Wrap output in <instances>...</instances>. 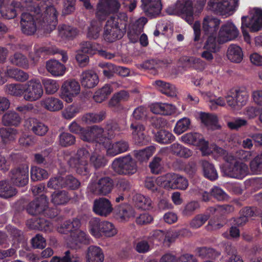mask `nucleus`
<instances>
[{
    "label": "nucleus",
    "instance_id": "59",
    "mask_svg": "<svg viewBox=\"0 0 262 262\" xmlns=\"http://www.w3.org/2000/svg\"><path fill=\"white\" fill-rule=\"evenodd\" d=\"M48 188L56 189L65 187L64 178L61 176L51 178L48 182Z\"/></svg>",
    "mask_w": 262,
    "mask_h": 262
},
{
    "label": "nucleus",
    "instance_id": "29",
    "mask_svg": "<svg viewBox=\"0 0 262 262\" xmlns=\"http://www.w3.org/2000/svg\"><path fill=\"white\" fill-rule=\"evenodd\" d=\"M154 83L156 89L161 93L169 97L177 96V90L170 83L160 80L155 81Z\"/></svg>",
    "mask_w": 262,
    "mask_h": 262
},
{
    "label": "nucleus",
    "instance_id": "44",
    "mask_svg": "<svg viewBox=\"0 0 262 262\" xmlns=\"http://www.w3.org/2000/svg\"><path fill=\"white\" fill-rule=\"evenodd\" d=\"M72 246H78L80 244L88 243V237L83 231H77L70 234Z\"/></svg>",
    "mask_w": 262,
    "mask_h": 262
},
{
    "label": "nucleus",
    "instance_id": "50",
    "mask_svg": "<svg viewBox=\"0 0 262 262\" xmlns=\"http://www.w3.org/2000/svg\"><path fill=\"white\" fill-rule=\"evenodd\" d=\"M10 61L13 64L23 68L29 67L28 60L26 57L20 53H15L10 57Z\"/></svg>",
    "mask_w": 262,
    "mask_h": 262
},
{
    "label": "nucleus",
    "instance_id": "49",
    "mask_svg": "<svg viewBox=\"0 0 262 262\" xmlns=\"http://www.w3.org/2000/svg\"><path fill=\"white\" fill-rule=\"evenodd\" d=\"M24 84L18 83L9 84L5 86L6 93L16 96H21L24 93Z\"/></svg>",
    "mask_w": 262,
    "mask_h": 262
},
{
    "label": "nucleus",
    "instance_id": "41",
    "mask_svg": "<svg viewBox=\"0 0 262 262\" xmlns=\"http://www.w3.org/2000/svg\"><path fill=\"white\" fill-rule=\"evenodd\" d=\"M201 165L204 175L206 178L212 181L217 179V173L212 164L207 161H202Z\"/></svg>",
    "mask_w": 262,
    "mask_h": 262
},
{
    "label": "nucleus",
    "instance_id": "53",
    "mask_svg": "<svg viewBox=\"0 0 262 262\" xmlns=\"http://www.w3.org/2000/svg\"><path fill=\"white\" fill-rule=\"evenodd\" d=\"M51 262H82V259L77 255L72 254L70 251H67L62 258L55 256L52 257Z\"/></svg>",
    "mask_w": 262,
    "mask_h": 262
},
{
    "label": "nucleus",
    "instance_id": "35",
    "mask_svg": "<svg viewBox=\"0 0 262 262\" xmlns=\"http://www.w3.org/2000/svg\"><path fill=\"white\" fill-rule=\"evenodd\" d=\"M104 256L101 249L96 246H90L88 250L87 262H103Z\"/></svg>",
    "mask_w": 262,
    "mask_h": 262
},
{
    "label": "nucleus",
    "instance_id": "51",
    "mask_svg": "<svg viewBox=\"0 0 262 262\" xmlns=\"http://www.w3.org/2000/svg\"><path fill=\"white\" fill-rule=\"evenodd\" d=\"M46 94L52 95L55 93L59 88L58 81L51 79H43L42 80Z\"/></svg>",
    "mask_w": 262,
    "mask_h": 262
},
{
    "label": "nucleus",
    "instance_id": "11",
    "mask_svg": "<svg viewBox=\"0 0 262 262\" xmlns=\"http://www.w3.org/2000/svg\"><path fill=\"white\" fill-rule=\"evenodd\" d=\"M12 183L19 187L25 186L29 180V166L23 164L12 169L10 172Z\"/></svg>",
    "mask_w": 262,
    "mask_h": 262
},
{
    "label": "nucleus",
    "instance_id": "57",
    "mask_svg": "<svg viewBox=\"0 0 262 262\" xmlns=\"http://www.w3.org/2000/svg\"><path fill=\"white\" fill-rule=\"evenodd\" d=\"M209 214H199L196 215L190 222L191 228L196 229L200 228L209 219Z\"/></svg>",
    "mask_w": 262,
    "mask_h": 262
},
{
    "label": "nucleus",
    "instance_id": "52",
    "mask_svg": "<svg viewBox=\"0 0 262 262\" xmlns=\"http://www.w3.org/2000/svg\"><path fill=\"white\" fill-rule=\"evenodd\" d=\"M154 146H149L144 149L134 151L135 157L140 161L147 160L155 152Z\"/></svg>",
    "mask_w": 262,
    "mask_h": 262
},
{
    "label": "nucleus",
    "instance_id": "14",
    "mask_svg": "<svg viewBox=\"0 0 262 262\" xmlns=\"http://www.w3.org/2000/svg\"><path fill=\"white\" fill-rule=\"evenodd\" d=\"M239 34V31L232 23L227 22L223 25L219 31V41L224 43L235 39Z\"/></svg>",
    "mask_w": 262,
    "mask_h": 262
},
{
    "label": "nucleus",
    "instance_id": "7",
    "mask_svg": "<svg viewBox=\"0 0 262 262\" xmlns=\"http://www.w3.org/2000/svg\"><path fill=\"white\" fill-rule=\"evenodd\" d=\"M112 167L120 174H133L137 170L136 162L130 155L116 159L112 163Z\"/></svg>",
    "mask_w": 262,
    "mask_h": 262
},
{
    "label": "nucleus",
    "instance_id": "19",
    "mask_svg": "<svg viewBox=\"0 0 262 262\" xmlns=\"http://www.w3.org/2000/svg\"><path fill=\"white\" fill-rule=\"evenodd\" d=\"M48 201L45 195H41L39 198H37L30 202L27 206V212L31 215H37L45 210L48 206Z\"/></svg>",
    "mask_w": 262,
    "mask_h": 262
},
{
    "label": "nucleus",
    "instance_id": "16",
    "mask_svg": "<svg viewBox=\"0 0 262 262\" xmlns=\"http://www.w3.org/2000/svg\"><path fill=\"white\" fill-rule=\"evenodd\" d=\"M242 23L252 32H256L262 28V10L255 9L252 16L248 18L246 16L242 18Z\"/></svg>",
    "mask_w": 262,
    "mask_h": 262
},
{
    "label": "nucleus",
    "instance_id": "22",
    "mask_svg": "<svg viewBox=\"0 0 262 262\" xmlns=\"http://www.w3.org/2000/svg\"><path fill=\"white\" fill-rule=\"evenodd\" d=\"M130 127L132 130L133 139L136 144L143 145L148 142V138L146 137L144 133L145 127L142 124L132 123Z\"/></svg>",
    "mask_w": 262,
    "mask_h": 262
},
{
    "label": "nucleus",
    "instance_id": "43",
    "mask_svg": "<svg viewBox=\"0 0 262 262\" xmlns=\"http://www.w3.org/2000/svg\"><path fill=\"white\" fill-rule=\"evenodd\" d=\"M112 92V89L108 84L104 85L102 88L96 91L93 96L95 102L101 103L104 101Z\"/></svg>",
    "mask_w": 262,
    "mask_h": 262
},
{
    "label": "nucleus",
    "instance_id": "31",
    "mask_svg": "<svg viewBox=\"0 0 262 262\" xmlns=\"http://www.w3.org/2000/svg\"><path fill=\"white\" fill-rule=\"evenodd\" d=\"M21 121L20 116L15 111H9L2 117V122L5 126H17Z\"/></svg>",
    "mask_w": 262,
    "mask_h": 262
},
{
    "label": "nucleus",
    "instance_id": "33",
    "mask_svg": "<svg viewBox=\"0 0 262 262\" xmlns=\"http://www.w3.org/2000/svg\"><path fill=\"white\" fill-rule=\"evenodd\" d=\"M227 56L232 62L239 63L243 58V53L242 49L235 45H230L227 50Z\"/></svg>",
    "mask_w": 262,
    "mask_h": 262
},
{
    "label": "nucleus",
    "instance_id": "36",
    "mask_svg": "<svg viewBox=\"0 0 262 262\" xmlns=\"http://www.w3.org/2000/svg\"><path fill=\"white\" fill-rule=\"evenodd\" d=\"M16 190L12 187L7 180L0 181V197L9 198L16 194Z\"/></svg>",
    "mask_w": 262,
    "mask_h": 262
},
{
    "label": "nucleus",
    "instance_id": "61",
    "mask_svg": "<svg viewBox=\"0 0 262 262\" xmlns=\"http://www.w3.org/2000/svg\"><path fill=\"white\" fill-rule=\"evenodd\" d=\"M204 50H209L213 52H216L219 50V46L216 40V38L213 35H210L204 46Z\"/></svg>",
    "mask_w": 262,
    "mask_h": 262
},
{
    "label": "nucleus",
    "instance_id": "38",
    "mask_svg": "<svg viewBox=\"0 0 262 262\" xmlns=\"http://www.w3.org/2000/svg\"><path fill=\"white\" fill-rule=\"evenodd\" d=\"M220 24L219 19L208 16L204 19L203 28L206 33H212L216 31Z\"/></svg>",
    "mask_w": 262,
    "mask_h": 262
},
{
    "label": "nucleus",
    "instance_id": "62",
    "mask_svg": "<svg viewBox=\"0 0 262 262\" xmlns=\"http://www.w3.org/2000/svg\"><path fill=\"white\" fill-rule=\"evenodd\" d=\"M173 189L186 190L189 185L188 181L183 176L177 173Z\"/></svg>",
    "mask_w": 262,
    "mask_h": 262
},
{
    "label": "nucleus",
    "instance_id": "10",
    "mask_svg": "<svg viewBox=\"0 0 262 262\" xmlns=\"http://www.w3.org/2000/svg\"><path fill=\"white\" fill-rule=\"evenodd\" d=\"M120 3L118 0H100L97 5L96 15L100 20H104L111 13L118 11Z\"/></svg>",
    "mask_w": 262,
    "mask_h": 262
},
{
    "label": "nucleus",
    "instance_id": "9",
    "mask_svg": "<svg viewBox=\"0 0 262 262\" xmlns=\"http://www.w3.org/2000/svg\"><path fill=\"white\" fill-rule=\"evenodd\" d=\"M208 6L212 11L225 15L235 9L238 6V0H210Z\"/></svg>",
    "mask_w": 262,
    "mask_h": 262
},
{
    "label": "nucleus",
    "instance_id": "27",
    "mask_svg": "<svg viewBox=\"0 0 262 262\" xmlns=\"http://www.w3.org/2000/svg\"><path fill=\"white\" fill-rule=\"evenodd\" d=\"M40 105L45 109L51 112L58 111L63 107L62 102L59 99L53 97L42 99L40 101Z\"/></svg>",
    "mask_w": 262,
    "mask_h": 262
},
{
    "label": "nucleus",
    "instance_id": "18",
    "mask_svg": "<svg viewBox=\"0 0 262 262\" xmlns=\"http://www.w3.org/2000/svg\"><path fill=\"white\" fill-rule=\"evenodd\" d=\"M93 210L96 214L99 215L107 216L113 211V208L108 199L101 198L94 201Z\"/></svg>",
    "mask_w": 262,
    "mask_h": 262
},
{
    "label": "nucleus",
    "instance_id": "46",
    "mask_svg": "<svg viewBox=\"0 0 262 262\" xmlns=\"http://www.w3.org/2000/svg\"><path fill=\"white\" fill-rule=\"evenodd\" d=\"M129 97L128 93L125 91H121L114 94L110 100L108 105L110 107H115L119 105L122 101H126Z\"/></svg>",
    "mask_w": 262,
    "mask_h": 262
},
{
    "label": "nucleus",
    "instance_id": "55",
    "mask_svg": "<svg viewBox=\"0 0 262 262\" xmlns=\"http://www.w3.org/2000/svg\"><path fill=\"white\" fill-rule=\"evenodd\" d=\"M49 176L48 172L42 168L36 166L33 167L31 169V178L34 181L47 179Z\"/></svg>",
    "mask_w": 262,
    "mask_h": 262
},
{
    "label": "nucleus",
    "instance_id": "13",
    "mask_svg": "<svg viewBox=\"0 0 262 262\" xmlns=\"http://www.w3.org/2000/svg\"><path fill=\"white\" fill-rule=\"evenodd\" d=\"M80 86L75 80L65 81L61 86V98L68 103L72 102L73 98L79 93Z\"/></svg>",
    "mask_w": 262,
    "mask_h": 262
},
{
    "label": "nucleus",
    "instance_id": "37",
    "mask_svg": "<svg viewBox=\"0 0 262 262\" xmlns=\"http://www.w3.org/2000/svg\"><path fill=\"white\" fill-rule=\"evenodd\" d=\"M155 140L161 144H169L175 139L174 136L168 130L162 129L157 132L155 134Z\"/></svg>",
    "mask_w": 262,
    "mask_h": 262
},
{
    "label": "nucleus",
    "instance_id": "32",
    "mask_svg": "<svg viewBox=\"0 0 262 262\" xmlns=\"http://www.w3.org/2000/svg\"><path fill=\"white\" fill-rule=\"evenodd\" d=\"M177 173H168L159 177L157 180V184L167 189H173Z\"/></svg>",
    "mask_w": 262,
    "mask_h": 262
},
{
    "label": "nucleus",
    "instance_id": "1",
    "mask_svg": "<svg viewBox=\"0 0 262 262\" xmlns=\"http://www.w3.org/2000/svg\"><path fill=\"white\" fill-rule=\"evenodd\" d=\"M40 8L36 6L31 13L21 14L20 25L24 34L31 35L39 29L47 32L55 29L57 24V12L55 7L49 6L43 14H40Z\"/></svg>",
    "mask_w": 262,
    "mask_h": 262
},
{
    "label": "nucleus",
    "instance_id": "60",
    "mask_svg": "<svg viewBox=\"0 0 262 262\" xmlns=\"http://www.w3.org/2000/svg\"><path fill=\"white\" fill-rule=\"evenodd\" d=\"M80 107L77 105H70L62 112V116L66 119H71L79 113Z\"/></svg>",
    "mask_w": 262,
    "mask_h": 262
},
{
    "label": "nucleus",
    "instance_id": "24",
    "mask_svg": "<svg viewBox=\"0 0 262 262\" xmlns=\"http://www.w3.org/2000/svg\"><path fill=\"white\" fill-rule=\"evenodd\" d=\"M150 111L154 114L162 115H171L176 113L177 108L173 105L167 103H155L150 106Z\"/></svg>",
    "mask_w": 262,
    "mask_h": 262
},
{
    "label": "nucleus",
    "instance_id": "23",
    "mask_svg": "<svg viewBox=\"0 0 262 262\" xmlns=\"http://www.w3.org/2000/svg\"><path fill=\"white\" fill-rule=\"evenodd\" d=\"M142 7L147 15L156 16L161 12L162 5L161 0H142Z\"/></svg>",
    "mask_w": 262,
    "mask_h": 262
},
{
    "label": "nucleus",
    "instance_id": "17",
    "mask_svg": "<svg viewBox=\"0 0 262 262\" xmlns=\"http://www.w3.org/2000/svg\"><path fill=\"white\" fill-rule=\"evenodd\" d=\"M248 172V166L239 162H236L233 165H231L225 171V174L227 176L238 179H243Z\"/></svg>",
    "mask_w": 262,
    "mask_h": 262
},
{
    "label": "nucleus",
    "instance_id": "25",
    "mask_svg": "<svg viewBox=\"0 0 262 262\" xmlns=\"http://www.w3.org/2000/svg\"><path fill=\"white\" fill-rule=\"evenodd\" d=\"M129 148L127 141L121 140L114 143L110 144L106 147V153L110 156H115L126 151Z\"/></svg>",
    "mask_w": 262,
    "mask_h": 262
},
{
    "label": "nucleus",
    "instance_id": "40",
    "mask_svg": "<svg viewBox=\"0 0 262 262\" xmlns=\"http://www.w3.org/2000/svg\"><path fill=\"white\" fill-rule=\"evenodd\" d=\"M160 262H197L192 255L184 254L176 260L175 257L170 254H166L163 255Z\"/></svg>",
    "mask_w": 262,
    "mask_h": 262
},
{
    "label": "nucleus",
    "instance_id": "39",
    "mask_svg": "<svg viewBox=\"0 0 262 262\" xmlns=\"http://www.w3.org/2000/svg\"><path fill=\"white\" fill-rule=\"evenodd\" d=\"M133 200L136 206L139 208L146 210L152 208V202L149 197L141 194H136Z\"/></svg>",
    "mask_w": 262,
    "mask_h": 262
},
{
    "label": "nucleus",
    "instance_id": "30",
    "mask_svg": "<svg viewBox=\"0 0 262 262\" xmlns=\"http://www.w3.org/2000/svg\"><path fill=\"white\" fill-rule=\"evenodd\" d=\"M199 118L202 123L211 129L220 128L217 118L214 115L201 112L199 114Z\"/></svg>",
    "mask_w": 262,
    "mask_h": 262
},
{
    "label": "nucleus",
    "instance_id": "47",
    "mask_svg": "<svg viewBox=\"0 0 262 262\" xmlns=\"http://www.w3.org/2000/svg\"><path fill=\"white\" fill-rule=\"evenodd\" d=\"M69 199L67 192L64 190L54 191L51 195V202L55 205H62Z\"/></svg>",
    "mask_w": 262,
    "mask_h": 262
},
{
    "label": "nucleus",
    "instance_id": "42",
    "mask_svg": "<svg viewBox=\"0 0 262 262\" xmlns=\"http://www.w3.org/2000/svg\"><path fill=\"white\" fill-rule=\"evenodd\" d=\"M17 135L18 132L16 129L4 127L0 128V136L3 141L5 143L14 141Z\"/></svg>",
    "mask_w": 262,
    "mask_h": 262
},
{
    "label": "nucleus",
    "instance_id": "15",
    "mask_svg": "<svg viewBox=\"0 0 262 262\" xmlns=\"http://www.w3.org/2000/svg\"><path fill=\"white\" fill-rule=\"evenodd\" d=\"M176 9L182 15L186 21L189 24L193 21L192 3L190 0H179L176 5Z\"/></svg>",
    "mask_w": 262,
    "mask_h": 262
},
{
    "label": "nucleus",
    "instance_id": "2",
    "mask_svg": "<svg viewBox=\"0 0 262 262\" xmlns=\"http://www.w3.org/2000/svg\"><path fill=\"white\" fill-rule=\"evenodd\" d=\"M114 188V181L107 176L100 177L96 173L95 178L90 182L88 188L96 195L106 196L110 194Z\"/></svg>",
    "mask_w": 262,
    "mask_h": 262
},
{
    "label": "nucleus",
    "instance_id": "20",
    "mask_svg": "<svg viewBox=\"0 0 262 262\" xmlns=\"http://www.w3.org/2000/svg\"><path fill=\"white\" fill-rule=\"evenodd\" d=\"M24 125L37 136H44L48 130L47 126L34 118L27 119L25 121Z\"/></svg>",
    "mask_w": 262,
    "mask_h": 262
},
{
    "label": "nucleus",
    "instance_id": "4",
    "mask_svg": "<svg viewBox=\"0 0 262 262\" xmlns=\"http://www.w3.org/2000/svg\"><path fill=\"white\" fill-rule=\"evenodd\" d=\"M90 154L86 149H79L75 157L69 161V165L75 169L76 172L81 175L86 176L90 173V166L88 159Z\"/></svg>",
    "mask_w": 262,
    "mask_h": 262
},
{
    "label": "nucleus",
    "instance_id": "63",
    "mask_svg": "<svg viewBox=\"0 0 262 262\" xmlns=\"http://www.w3.org/2000/svg\"><path fill=\"white\" fill-rule=\"evenodd\" d=\"M100 25L95 21L92 22L89 27L88 37L92 39H96L99 37L100 31Z\"/></svg>",
    "mask_w": 262,
    "mask_h": 262
},
{
    "label": "nucleus",
    "instance_id": "21",
    "mask_svg": "<svg viewBox=\"0 0 262 262\" xmlns=\"http://www.w3.org/2000/svg\"><path fill=\"white\" fill-rule=\"evenodd\" d=\"M80 80L82 86L87 89H92L98 84L99 78L94 71L85 70L81 73Z\"/></svg>",
    "mask_w": 262,
    "mask_h": 262
},
{
    "label": "nucleus",
    "instance_id": "28",
    "mask_svg": "<svg viewBox=\"0 0 262 262\" xmlns=\"http://www.w3.org/2000/svg\"><path fill=\"white\" fill-rule=\"evenodd\" d=\"M46 68L47 71L53 76H62L66 71L65 66L59 61L51 59L47 62Z\"/></svg>",
    "mask_w": 262,
    "mask_h": 262
},
{
    "label": "nucleus",
    "instance_id": "12",
    "mask_svg": "<svg viewBox=\"0 0 262 262\" xmlns=\"http://www.w3.org/2000/svg\"><path fill=\"white\" fill-rule=\"evenodd\" d=\"M181 141L185 143L199 146L202 155L205 156L209 152L207 147V141L204 140L202 135L197 133H188L183 135Z\"/></svg>",
    "mask_w": 262,
    "mask_h": 262
},
{
    "label": "nucleus",
    "instance_id": "3",
    "mask_svg": "<svg viewBox=\"0 0 262 262\" xmlns=\"http://www.w3.org/2000/svg\"><path fill=\"white\" fill-rule=\"evenodd\" d=\"M89 229L91 234L96 238H100L103 235L111 237L117 233V229L111 222H100L98 218H92L89 222Z\"/></svg>",
    "mask_w": 262,
    "mask_h": 262
},
{
    "label": "nucleus",
    "instance_id": "56",
    "mask_svg": "<svg viewBox=\"0 0 262 262\" xmlns=\"http://www.w3.org/2000/svg\"><path fill=\"white\" fill-rule=\"evenodd\" d=\"M59 35L62 38H71L77 34L76 29L67 25H62L58 27Z\"/></svg>",
    "mask_w": 262,
    "mask_h": 262
},
{
    "label": "nucleus",
    "instance_id": "5",
    "mask_svg": "<svg viewBox=\"0 0 262 262\" xmlns=\"http://www.w3.org/2000/svg\"><path fill=\"white\" fill-rule=\"evenodd\" d=\"M249 94L245 88H236L231 90L226 96L228 105L235 110H240L247 103Z\"/></svg>",
    "mask_w": 262,
    "mask_h": 262
},
{
    "label": "nucleus",
    "instance_id": "48",
    "mask_svg": "<svg viewBox=\"0 0 262 262\" xmlns=\"http://www.w3.org/2000/svg\"><path fill=\"white\" fill-rule=\"evenodd\" d=\"M190 124L191 121L189 118L187 117L181 118L176 123L173 131L175 134L181 135L189 128Z\"/></svg>",
    "mask_w": 262,
    "mask_h": 262
},
{
    "label": "nucleus",
    "instance_id": "58",
    "mask_svg": "<svg viewBox=\"0 0 262 262\" xmlns=\"http://www.w3.org/2000/svg\"><path fill=\"white\" fill-rule=\"evenodd\" d=\"M59 142L62 146H71L75 143V137L70 133H62L59 136Z\"/></svg>",
    "mask_w": 262,
    "mask_h": 262
},
{
    "label": "nucleus",
    "instance_id": "45",
    "mask_svg": "<svg viewBox=\"0 0 262 262\" xmlns=\"http://www.w3.org/2000/svg\"><path fill=\"white\" fill-rule=\"evenodd\" d=\"M7 73L8 77L16 81L24 82L29 78V75L27 73L16 68H7Z\"/></svg>",
    "mask_w": 262,
    "mask_h": 262
},
{
    "label": "nucleus",
    "instance_id": "34",
    "mask_svg": "<svg viewBox=\"0 0 262 262\" xmlns=\"http://www.w3.org/2000/svg\"><path fill=\"white\" fill-rule=\"evenodd\" d=\"M207 147L209 150V152L206 154L205 156L213 154L214 155L217 157H223V158L227 162H230L234 160V157L233 156L229 155L225 149L217 146L216 144H211L209 146V143L207 141Z\"/></svg>",
    "mask_w": 262,
    "mask_h": 262
},
{
    "label": "nucleus",
    "instance_id": "64",
    "mask_svg": "<svg viewBox=\"0 0 262 262\" xmlns=\"http://www.w3.org/2000/svg\"><path fill=\"white\" fill-rule=\"evenodd\" d=\"M97 46L91 41H84L80 44V50L79 52H81L87 54H94L97 50Z\"/></svg>",
    "mask_w": 262,
    "mask_h": 262
},
{
    "label": "nucleus",
    "instance_id": "26",
    "mask_svg": "<svg viewBox=\"0 0 262 262\" xmlns=\"http://www.w3.org/2000/svg\"><path fill=\"white\" fill-rule=\"evenodd\" d=\"M114 212L121 221H127L134 216V210L128 204H123L115 207Z\"/></svg>",
    "mask_w": 262,
    "mask_h": 262
},
{
    "label": "nucleus",
    "instance_id": "8",
    "mask_svg": "<svg viewBox=\"0 0 262 262\" xmlns=\"http://www.w3.org/2000/svg\"><path fill=\"white\" fill-rule=\"evenodd\" d=\"M24 99L29 101H35L40 99L43 93L42 85L38 79H32L24 84Z\"/></svg>",
    "mask_w": 262,
    "mask_h": 262
},
{
    "label": "nucleus",
    "instance_id": "54",
    "mask_svg": "<svg viewBox=\"0 0 262 262\" xmlns=\"http://www.w3.org/2000/svg\"><path fill=\"white\" fill-rule=\"evenodd\" d=\"M90 160L91 164L96 169L101 168L106 164L104 156L97 152L93 153Z\"/></svg>",
    "mask_w": 262,
    "mask_h": 262
},
{
    "label": "nucleus",
    "instance_id": "6",
    "mask_svg": "<svg viewBox=\"0 0 262 262\" xmlns=\"http://www.w3.org/2000/svg\"><path fill=\"white\" fill-rule=\"evenodd\" d=\"M120 21L118 17H114L107 20L103 32V37L106 41L112 42L123 36V26L120 24Z\"/></svg>",
    "mask_w": 262,
    "mask_h": 262
}]
</instances>
